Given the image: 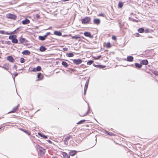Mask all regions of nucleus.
<instances>
[{"label":"nucleus","instance_id":"nucleus-1","mask_svg":"<svg viewBox=\"0 0 158 158\" xmlns=\"http://www.w3.org/2000/svg\"><path fill=\"white\" fill-rule=\"evenodd\" d=\"M6 17L7 18L14 20H16L17 18V16L16 15L10 13L7 14L6 15Z\"/></svg>","mask_w":158,"mask_h":158},{"label":"nucleus","instance_id":"nucleus-2","mask_svg":"<svg viewBox=\"0 0 158 158\" xmlns=\"http://www.w3.org/2000/svg\"><path fill=\"white\" fill-rule=\"evenodd\" d=\"M82 23L83 24H86L89 23L90 21V18L89 17H86L81 20Z\"/></svg>","mask_w":158,"mask_h":158},{"label":"nucleus","instance_id":"nucleus-3","mask_svg":"<svg viewBox=\"0 0 158 158\" xmlns=\"http://www.w3.org/2000/svg\"><path fill=\"white\" fill-rule=\"evenodd\" d=\"M73 61V63L76 65H78L81 64L82 62V60L80 59L71 60Z\"/></svg>","mask_w":158,"mask_h":158},{"label":"nucleus","instance_id":"nucleus-4","mask_svg":"<svg viewBox=\"0 0 158 158\" xmlns=\"http://www.w3.org/2000/svg\"><path fill=\"white\" fill-rule=\"evenodd\" d=\"M36 148L38 150H39L41 153L44 154L45 153L44 149L39 145H37Z\"/></svg>","mask_w":158,"mask_h":158},{"label":"nucleus","instance_id":"nucleus-5","mask_svg":"<svg viewBox=\"0 0 158 158\" xmlns=\"http://www.w3.org/2000/svg\"><path fill=\"white\" fill-rule=\"evenodd\" d=\"M19 105L18 104L16 106L14 107L13 108L12 110L11 111L9 112L8 113V114L10 113H14V112H15L16 111L18 110V109H19L18 107H19Z\"/></svg>","mask_w":158,"mask_h":158},{"label":"nucleus","instance_id":"nucleus-6","mask_svg":"<svg viewBox=\"0 0 158 158\" xmlns=\"http://www.w3.org/2000/svg\"><path fill=\"white\" fill-rule=\"evenodd\" d=\"M19 41L20 43L22 44L23 43H26L27 41L24 38L20 37L19 39Z\"/></svg>","mask_w":158,"mask_h":158},{"label":"nucleus","instance_id":"nucleus-7","mask_svg":"<svg viewBox=\"0 0 158 158\" xmlns=\"http://www.w3.org/2000/svg\"><path fill=\"white\" fill-rule=\"evenodd\" d=\"M134 58L131 56H128L127 57V60H125L129 62H132Z\"/></svg>","mask_w":158,"mask_h":158},{"label":"nucleus","instance_id":"nucleus-8","mask_svg":"<svg viewBox=\"0 0 158 158\" xmlns=\"http://www.w3.org/2000/svg\"><path fill=\"white\" fill-rule=\"evenodd\" d=\"M41 68L40 66H38L36 67V68H34L32 69V71L33 72H36V71H39L41 70Z\"/></svg>","mask_w":158,"mask_h":158},{"label":"nucleus","instance_id":"nucleus-9","mask_svg":"<svg viewBox=\"0 0 158 158\" xmlns=\"http://www.w3.org/2000/svg\"><path fill=\"white\" fill-rule=\"evenodd\" d=\"M89 106H88V109L87 111V112L86 113H82L81 112L79 114V115L80 116H84L86 115V114L89 113Z\"/></svg>","mask_w":158,"mask_h":158},{"label":"nucleus","instance_id":"nucleus-10","mask_svg":"<svg viewBox=\"0 0 158 158\" xmlns=\"http://www.w3.org/2000/svg\"><path fill=\"white\" fill-rule=\"evenodd\" d=\"M6 59L8 60L9 61L11 62H13L15 60L13 57L11 56H8L7 57Z\"/></svg>","mask_w":158,"mask_h":158},{"label":"nucleus","instance_id":"nucleus-11","mask_svg":"<svg viewBox=\"0 0 158 158\" xmlns=\"http://www.w3.org/2000/svg\"><path fill=\"white\" fill-rule=\"evenodd\" d=\"M93 65L94 66L98 68L99 69H103L105 68L106 67L105 66L102 65H96L95 64H93Z\"/></svg>","mask_w":158,"mask_h":158},{"label":"nucleus","instance_id":"nucleus-12","mask_svg":"<svg viewBox=\"0 0 158 158\" xmlns=\"http://www.w3.org/2000/svg\"><path fill=\"white\" fill-rule=\"evenodd\" d=\"M141 64L145 65H147L148 64V61L147 60H144L140 62Z\"/></svg>","mask_w":158,"mask_h":158},{"label":"nucleus","instance_id":"nucleus-13","mask_svg":"<svg viewBox=\"0 0 158 158\" xmlns=\"http://www.w3.org/2000/svg\"><path fill=\"white\" fill-rule=\"evenodd\" d=\"M43 75L40 73H39L37 75V77L39 79L38 80H41L43 78ZM38 81V80H37Z\"/></svg>","mask_w":158,"mask_h":158},{"label":"nucleus","instance_id":"nucleus-14","mask_svg":"<svg viewBox=\"0 0 158 158\" xmlns=\"http://www.w3.org/2000/svg\"><path fill=\"white\" fill-rule=\"evenodd\" d=\"M100 22V20L98 19H95L94 20V22L95 24L98 25Z\"/></svg>","mask_w":158,"mask_h":158},{"label":"nucleus","instance_id":"nucleus-15","mask_svg":"<svg viewBox=\"0 0 158 158\" xmlns=\"http://www.w3.org/2000/svg\"><path fill=\"white\" fill-rule=\"evenodd\" d=\"M22 53L24 55H29L30 54V52L28 50H25L22 52Z\"/></svg>","mask_w":158,"mask_h":158},{"label":"nucleus","instance_id":"nucleus-16","mask_svg":"<svg viewBox=\"0 0 158 158\" xmlns=\"http://www.w3.org/2000/svg\"><path fill=\"white\" fill-rule=\"evenodd\" d=\"M54 35H55L59 36H60L62 35L61 32L60 31H54Z\"/></svg>","mask_w":158,"mask_h":158},{"label":"nucleus","instance_id":"nucleus-17","mask_svg":"<svg viewBox=\"0 0 158 158\" xmlns=\"http://www.w3.org/2000/svg\"><path fill=\"white\" fill-rule=\"evenodd\" d=\"M1 67H2V68H3L4 69H6V70H8L9 69V66H8V64H4L3 66H0Z\"/></svg>","mask_w":158,"mask_h":158},{"label":"nucleus","instance_id":"nucleus-18","mask_svg":"<svg viewBox=\"0 0 158 158\" xmlns=\"http://www.w3.org/2000/svg\"><path fill=\"white\" fill-rule=\"evenodd\" d=\"M29 22L30 21L29 20L27 19H26L25 20H23L22 21V23L23 24H27L28 23H29Z\"/></svg>","mask_w":158,"mask_h":158},{"label":"nucleus","instance_id":"nucleus-19","mask_svg":"<svg viewBox=\"0 0 158 158\" xmlns=\"http://www.w3.org/2000/svg\"><path fill=\"white\" fill-rule=\"evenodd\" d=\"M89 81V78L87 80H86V82L85 84V85L84 89H87V88H88V86Z\"/></svg>","mask_w":158,"mask_h":158},{"label":"nucleus","instance_id":"nucleus-20","mask_svg":"<svg viewBox=\"0 0 158 158\" xmlns=\"http://www.w3.org/2000/svg\"><path fill=\"white\" fill-rule=\"evenodd\" d=\"M84 35L85 36L91 37V35L90 32H85L84 33Z\"/></svg>","mask_w":158,"mask_h":158},{"label":"nucleus","instance_id":"nucleus-21","mask_svg":"<svg viewBox=\"0 0 158 158\" xmlns=\"http://www.w3.org/2000/svg\"><path fill=\"white\" fill-rule=\"evenodd\" d=\"M61 64L65 68H67L69 66V65L65 61H62V62Z\"/></svg>","mask_w":158,"mask_h":158},{"label":"nucleus","instance_id":"nucleus-22","mask_svg":"<svg viewBox=\"0 0 158 158\" xmlns=\"http://www.w3.org/2000/svg\"><path fill=\"white\" fill-rule=\"evenodd\" d=\"M47 48L44 47L43 46H41L40 48V51L43 52L45 51Z\"/></svg>","mask_w":158,"mask_h":158},{"label":"nucleus","instance_id":"nucleus-23","mask_svg":"<svg viewBox=\"0 0 158 158\" xmlns=\"http://www.w3.org/2000/svg\"><path fill=\"white\" fill-rule=\"evenodd\" d=\"M20 130L22 131L25 132V133H26L27 134L30 135V132L27 130H26L23 129V128H21Z\"/></svg>","mask_w":158,"mask_h":158},{"label":"nucleus","instance_id":"nucleus-24","mask_svg":"<svg viewBox=\"0 0 158 158\" xmlns=\"http://www.w3.org/2000/svg\"><path fill=\"white\" fill-rule=\"evenodd\" d=\"M77 153V151H72L69 152V155L72 156H74Z\"/></svg>","mask_w":158,"mask_h":158},{"label":"nucleus","instance_id":"nucleus-25","mask_svg":"<svg viewBox=\"0 0 158 158\" xmlns=\"http://www.w3.org/2000/svg\"><path fill=\"white\" fill-rule=\"evenodd\" d=\"M135 66L136 68L139 69L142 67V66L141 64H139L138 63H135Z\"/></svg>","mask_w":158,"mask_h":158},{"label":"nucleus","instance_id":"nucleus-26","mask_svg":"<svg viewBox=\"0 0 158 158\" xmlns=\"http://www.w3.org/2000/svg\"><path fill=\"white\" fill-rule=\"evenodd\" d=\"M38 135L41 137H43L44 139H47L48 138L47 136L44 135L43 134L40 133H38Z\"/></svg>","mask_w":158,"mask_h":158},{"label":"nucleus","instance_id":"nucleus-27","mask_svg":"<svg viewBox=\"0 0 158 158\" xmlns=\"http://www.w3.org/2000/svg\"><path fill=\"white\" fill-rule=\"evenodd\" d=\"M16 37V36L15 35H10L9 36V39L10 40H12L13 39H14V38H15Z\"/></svg>","mask_w":158,"mask_h":158},{"label":"nucleus","instance_id":"nucleus-28","mask_svg":"<svg viewBox=\"0 0 158 158\" xmlns=\"http://www.w3.org/2000/svg\"><path fill=\"white\" fill-rule=\"evenodd\" d=\"M138 31L139 33H142L144 31V29L143 28H139L138 29Z\"/></svg>","mask_w":158,"mask_h":158},{"label":"nucleus","instance_id":"nucleus-29","mask_svg":"<svg viewBox=\"0 0 158 158\" xmlns=\"http://www.w3.org/2000/svg\"><path fill=\"white\" fill-rule=\"evenodd\" d=\"M152 30L148 28H147L145 30H144V32L145 33H151L152 32Z\"/></svg>","mask_w":158,"mask_h":158},{"label":"nucleus","instance_id":"nucleus-30","mask_svg":"<svg viewBox=\"0 0 158 158\" xmlns=\"http://www.w3.org/2000/svg\"><path fill=\"white\" fill-rule=\"evenodd\" d=\"M123 3L121 2H119L118 4V7L120 8H121L123 6Z\"/></svg>","mask_w":158,"mask_h":158},{"label":"nucleus","instance_id":"nucleus-31","mask_svg":"<svg viewBox=\"0 0 158 158\" xmlns=\"http://www.w3.org/2000/svg\"><path fill=\"white\" fill-rule=\"evenodd\" d=\"M105 134H106L110 136H113L114 135V134L112 133H110L107 131H105Z\"/></svg>","mask_w":158,"mask_h":158},{"label":"nucleus","instance_id":"nucleus-32","mask_svg":"<svg viewBox=\"0 0 158 158\" xmlns=\"http://www.w3.org/2000/svg\"><path fill=\"white\" fill-rule=\"evenodd\" d=\"M16 38H14V39H12V43H15V44H16V43H18V40Z\"/></svg>","mask_w":158,"mask_h":158},{"label":"nucleus","instance_id":"nucleus-33","mask_svg":"<svg viewBox=\"0 0 158 158\" xmlns=\"http://www.w3.org/2000/svg\"><path fill=\"white\" fill-rule=\"evenodd\" d=\"M39 39L40 40L42 41H44L45 40V38L44 36H39Z\"/></svg>","mask_w":158,"mask_h":158},{"label":"nucleus","instance_id":"nucleus-34","mask_svg":"<svg viewBox=\"0 0 158 158\" xmlns=\"http://www.w3.org/2000/svg\"><path fill=\"white\" fill-rule=\"evenodd\" d=\"M85 121H86L85 120V119L81 120L80 121H79L78 122H77V124H82V123H84V122H85Z\"/></svg>","mask_w":158,"mask_h":158},{"label":"nucleus","instance_id":"nucleus-35","mask_svg":"<svg viewBox=\"0 0 158 158\" xmlns=\"http://www.w3.org/2000/svg\"><path fill=\"white\" fill-rule=\"evenodd\" d=\"M64 143L65 145H67L68 143V140L66 138H64Z\"/></svg>","mask_w":158,"mask_h":158},{"label":"nucleus","instance_id":"nucleus-36","mask_svg":"<svg viewBox=\"0 0 158 158\" xmlns=\"http://www.w3.org/2000/svg\"><path fill=\"white\" fill-rule=\"evenodd\" d=\"M71 37L73 39H78L80 38V36H79L78 35H77L71 36Z\"/></svg>","mask_w":158,"mask_h":158},{"label":"nucleus","instance_id":"nucleus-37","mask_svg":"<svg viewBox=\"0 0 158 158\" xmlns=\"http://www.w3.org/2000/svg\"><path fill=\"white\" fill-rule=\"evenodd\" d=\"M74 56V54L72 53H69L67 54V56L68 57H72Z\"/></svg>","mask_w":158,"mask_h":158},{"label":"nucleus","instance_id":"nucleus-38","mask_svg":"<svg viewBox=\"0 0 158 158\" xmlns=\"http://www.w3.org/2000/svg\"><path fill=\"white\" fill-rule=\"evenodd\" d=\"M94 62V61L93 60H89L87 62V64L88 65H90Z\"/></svg>","mask_w":158,"mask_h":158},{"label":"nucleus","instance_id":"nucleus-39","mask_svg":"<svg viewBox=\"0 0 158 158\" xmlns=\"http://www.w3.org/2000/svg\"><path fill=\"white\" fill-rule=\"evenodd\" d=\"M20 62L21 63H23L24 62V59L23 58H21L20 59Z\"/></svg>","mask_w":158,"mask_h":158},{"label":"nucleus","instance_id":"nucleus-40","mask_svg":"<svg viewBox=\"0 0 158 158\" xmlns=\"http://www.w3.org/2000/svg\"><path fill=\"white\" fill-rule=\"evenodd\" d=\"M106 47L107 48H110V43H108L106 45Z\"/></svg>","mask_w":158,"mask_h":158},{"label":"nucleus","instance_id":"nucleus-41","mask_svg":"<svg viewBox=\"0 0 158 158\" xmlns=\"http://www.w3.org/2000/svg\"><path fill=\"white\" fill-rule=\"evenodd\" d=\"M112 39L113 40H116V37L115 36H113L112 37Z\"/></svg>","mask_w":158,"mask_h":158},{"label":"nucleus","instance_id":"nucleus-42","mask_svg":"<svg viewBox=\"0 0 158 158\" xmlns=\"http://www.w3.org/2000/svg\"><path fill=\"white\" fill-rule=\"evenodd\" d=\"M35 17H36V18L37 19H39L40 18V16L39 15H38V14H37L36 15Z\"/></svg>","mask_w":158,"mask_h":158},{"label":"nucleus","instance_id":"nucleus-43","mask_svg":"<svg viewBox=\"0 0 158 158\" xmlns=\"http://www.w3.org/2000/svg\"><path fill=\"white\" fill-rule=\"evenodd\" d=\"M64 158H70V156L68 155H66L64 156Z\"/></svg>","mask_w":158,"mask_h":158},{"label":"nucleus","instance_id":"nucleus-44","mask_svg":"<svg viewBox=\"0 0 158 158\" xmlns=\"http://www.w3.org/2000/svg\"><path fill=\"white\" fill-rule=\"evenodd\" d=\"M13 75L15 77L18 75V73L16 72H15L13 73Z\"/></svg>","mask_w":158,"mask_h":158},{"label":"nucleus","instance_id":"nucleus-45","mask_svg":"<svg viewBox=\"0 0 158 158\" xmlns=\"http://www.w3.org/2000/svg\"><path fill=\"white\" fill-rule=\"evenodd\" d=\"M0 33L2 34H5V32L3 31H0Z\"/></svg>","mask_w":158,"mask_h":158},{"label":"nucleus","instance_id":"nucleus-46","mask_svg":"<svg viewBox=\"0 0 158 158\" xmlns=\"http://www.w3.org/2000/svg\"><path fill=\"white\" fill-rule=\"evenodd\" d=\"M72 136V135H69V136L66 137L65 138H67V139L69 140V139Z\"/></svg>","mask_w":158,"mask_h":158},{"label":"nucleus","instance_id":"nucleus-47","mask_svg":"<svg viewBox=\"0 0 158 158\" xmlns=\"http://www.w3.org/2000/svg\"><path fill=\"white\" fill-rule=\"evenodd\" d=\"M87 89H84V94L85 95L86 94V92Z\"/></svg>","mask_w":158,"mask_h":158},{"label":"nucleus","instance_id":"nucleus-48","mask_svg":"<svg viewBox=\"0 0 158 158\" xmlns=\"http://www.w3.org/2000/svg\"><path fill=\"white\" fill-rule=\"evenodd\" d=\"M63 50L65 51H67L68 50V48H63Z\"/></svg>","mask_w":158,"mask_h":158},{"label":"nucleus","instance_id":"nucleus-49","mask_svg":"<svg viewBox=\"0 0 158 158\" xmlns=\"http://www.w3.org/2000/svg\"><path fill=\"white\" fill-rule=\"evenodd\" d=\"M50 34H51L50 32H48L46 33L45 35H46L48 36V35H50Z\"/></svg>","mask_w":158,"mask_h":158},{"label":"nucleus","instance_id":"nucleus-50","mask_svg":"<svg viewBox=\"0 0 158 158\" xmlns=\"http://www.w3.org/2000/svg\"><path fill=\"white\" fill-rule=\"evenodd\" d=\"M140 35L138 33H136L135 35V36L136 37L139 36Z\"/></svg>","mask_w":158,"mask_h":158},{"label":"nucleus","instance_id":"nucleus-51","mask_svg":"<svg viewBox=\"0 0 158 158\" xmlns=\"http://www.w3.org/2000/svg\"><path fill=\"white\" fill-rule=\"evenodd\" d=\"M99 15L100 16H103H103H104V15L103 14L101 13V14H99Z\"/></svg>","mask_w":158,"mask_h":158},{"label":"nucleus","instance_id":"nucleus-52","mask_svg":"<svg viewBox=\"0 0 158 158\" xmlns=\"http://www.w3.org/2000/svg\"><path fill=\"white\" fill-rule=\"evenodd\" d=\"M13 68L16 69H17V67L16 65H14Z\"/></svg>","mask_w":158,"mask_h":158},{"label":"nucleus","instance_id":"nucleus-53","mask_svg":"<svg viewBox=\"0 0 158 158\" xmlns=\"http://www.w3.org/2000/svg\"><path fill=\"white\" fill-rule=\"evenodd\" d=\"M7 44H10V41H7Z\"/></svg>","mask_w":158,"mask_h":158},{"label":"nucleus","instance_id":"nucleus-54","mask_svg":"<svg viewBox=\"0 0 158 158\" xmlns=\"http://www.w3.org/2000/svg\"><path fill=\"white\" fill-rule=\"evenodd\" d=\"M44 36L46 39L47 38V36L46 35H45Z\"/></svg>","mask_w":158,"mask_h":158},{"label":"nucleus","instance_id":"nucleus-55","mask_svg":"<svg viewBox=\"0 0 158 158\" xmlns=\"http://www.w3.org/2000/svg\"><path fill=\"white\" fill-rule=\"evenodd\" d=\"M18 29H19L18 28H17L14 31H13V32H12V33H13V32H14L15 31H16V30H17Z\"/></svg>","mask_w":158,"mask_h":158},{"label":"nucleus","instance_id":"nucleus-56","mask_svg":"<svg viewBox=\"0 0 158 158\" xmlns=\"http://www.w3.org/2000/svg\"><path fill=\"white\" fill-rule=\"evenodd\" d=\"M69 0H63V1L64 2H66L67 1H69Z\"/></svg>","mask_w":158,"mask_h":158},{"label":"nucleus","instance_id":"nucleus-57","mask_svg":"<svg viewBox=\"0 0 158 158\" xmlns=\"http://www.w3.org/2000/svg\"><path fill=\"white\" fill-rule=\"evenodd\" d=\"M48 142H49V143H51L52 142H51V141H50V140H48Z\"/></svg>","mask_w":158,"mask_h":158},{"label":"nucleus","instance_id":"nucleus-58","mask_svg":"<svg viewBox=\"0 0 158 158\" xmlns=\"http://www.w3.org/2000/svg\"><path fill=\"white\" fill-rule=\"evenodd\" d=\"M52 158H57L56 157H52Z\"/></svg>","mask_w":158,"mask_h":158},{"label":"nucleus","instance_id":"nucleus-59","mask_svg":"<svg viewBox=\"0 0 158 158\" xmlns=\"http://www.w3.org/2000/svg\"><path fill=\"white\" fill-rule=\"evenodd\" d=\"M158 73L157 72H156V73H155V74H157V73Z\"/></svg>","mask_w":158,"mask_h":158},{"label":"nucleus","instance_id":"nucleus-60","mask_svg":"<svg viewBox=\"0 0 158 158\" xmlns=\"http://www.w3.org/2000/svg\"><path fill=\"white\" fill-rule=\"evenodd\" d=\"M101 57V56H99V58H100Z\"/></svg>","mask_w":158,"mask_h":158},{"label":"nucleus","instance_id":"nucleus-61","mask_svg":"<svg viewBox=\"0 0 158 158\" xmlns=\"http://www.w3.org/2000/svg\"><path fill=\"white\" fill-rule=\"evenodd\" d=\"M2 127H1L0 128V130L1 129V128H2Z\"/></svg>","mask_w":158,"mask_h":158}]
</instances>
